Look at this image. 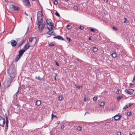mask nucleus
Wrapping results in <instances>:
<instances>
[{"instance_id": "nucleus-22", "label": "nucleus", "mask_w": 135, "mask_h": 135, "mask_svg": "<svg viewBox=\"0 0 135 135\" xmlns=\"http://www.w3.org/2000/svg\"><path fill=\"white\" fill-rule=\"evenodd\" d=\"M105 103L103 102H101L100 104V106L101 107H103L104 106Z\"/></svg>"}, {"instance_id": "nucleus-40", "label": "nucleus", "mask_w": 135, "mask_h": 135, "mask_svg": "<svg viewBox=\"0 0 135 135\" xmlns=\"http://www.w3.org/2000/svg\"><path fill=\"white\" fill-rule=\"evenodd\" d=\"M53 117H55L56 118H57V116L56 115H54L53 114H52V118H52Z\"/></svg>"}, {"instance_id": "nucleus-8", "label": "nucleus", "mask_w": 135, "mask_h": 135, "mask_svg": "<svg viewBox=\"0 0 135 135\" xmlns=\"http://www.w3.org/2000/svg\"><path fill=\"white\" fill-rule=\"evenodd\" d=\"M5 123V119L0 116V125L3 127Z\"/></svg>"}, {"instance_id": "nucleus-41", "label": "nucleus", "mask_w": 135, "mask_h": 135, "mask_svg": "<svg viewBox=\"0 0 135 135\" xmlns=\"http://www.w3.org/2000/svg\"><path fill=\"white\" fill-rule=\"evenodd\" d=\"M133 104L132 103H129L127 105H128V107H129L131 106Z\"/></svg>"}, {"instance_id": "nucleus-48", "label": "nucleus", "mask_w": 135, "mask_h": 135, "mask_svg": "<svg viewBox=\"0 0 135 135\" xmlns=\"http://www.w3.org/2000/svg\"><path fill=\"white\" fill-rule=\"evenodd\" d=\"M55 63H56V65H57L58 66H59V64L57 62H55Z\"/></svg>"}, {"instance_id": "nucleus-58", "label": "nucleus", "mask_w": 135, "mask_h": 135, "mask_svg": "<svg viewBox=\"0 0 135 135\" xmlns=\"http://www.w3.org/2000/svg\"><path fill=\"white\" fill-rule=\"evenodd\" d=\"M133 85V84H131H131H130V85Z\"/></svg>"}, {"instance_id": "nucleus-33", "label": "nucleus", "mask_w": 135, "mask_h": 135, "mask_svg": "<svg viewBox=\"0 0 135 135\" xmlns=\"http://www.w3.org/2000/svg\"><path fill=\"white\" fill-rule=\"evenodd\" d=\"M58 3V1L57 0H55L54 2V3L56 5Z\"/></svg>"}, {"instance_id": "nucleus-12", "label": "nucleus", "mask_w": 135, "mask_h": 135, "mask_svg": "<svg viewBox=\"0 0 135 135\" xmlns=\"http://www.w3.org/2000/svg\"><path fill=\"white\" fill-rule=\"evenodd\" d=\"M11 43L12 46L14 47H15L16 46L17 44V42L14 40H12L11 41Z\"/></svg>"}, {"instance_id": "nucleus-23", "label": "nucleus", "mask_w": 135, "mask_h": 135, "mask_svg": "<svg viewBox=\"0 0 135 135\" xmlns=\"http://www.w3.org/2000/svg\"><path fill=\"white\" fill-rule=\"evenodd\" d=\"M54 27V26L53 25V26H51V27H50V28L48 27L47 28L50 31L51 30H52V29H53V28Z\"/></svg>"}, {"instance_id": "nucleus-35", "label": "nucleus", "mask_w": 135, "mask_h": 135, "mask_svg": "<svg viewBox=\"0 0 135 135\" xmlns=\"http://www.w3.org/2000/svg\"><path fill=\"white\" fill-rule=\"evenodd\" d=\"M131 112H129L127 113V115L129 116H130L131 115Z\"/></svg>"}, {"instance_id": "nucleus-37", "label": "nucleus", "mask_w": 135, "mask_h": 135, "mask_svg": "<svg viewBox=\"0 0 135 135\" xmlns=\"http://www.w3.org/2000/svg\"><path fill=\"white\" fill-rule=\"evenodd\" d=\"M79 28L80 29H81V30H83V29H84V27H83L82 26H79Z\"/></svg>"}, {"instance_id": "nucleus-60", "label": "nucleus", "mask_w": 135, "mask_h": 135, "mask_svg": "<svg viewBox=\"0 0 135 135\" xmlns=\"http://www.w3.org/2000/svg\"><path fill=\"white\" fill-rule=\"evenodd\" d=\"M129 135H133L132 134H131V133H130Z\"/></svg>"}, {"instance_id": "nucleus-29", "label": "nucleus", "mask_w": 135, "mask_h": 135, "mask_svg": "<svg viewBox=\"0 0 135 135\" xmlns=\"http://www.w3.org/2000/svg\"><path fill=\"white\" fill-rule=\"evenodd\" d=\"M124 23H127L128 22L127 21V19L126 18H124Z\"/></svg>"}, {"instance_id": "nucleus-44", "label": "nucleus", "mask_w": 135, "mask_h": 135, "mask_svg": "<svg viewBox=\"0 0 135 135\" xmlns=\"http://www.w3.org/2000/svg\"><path fill=\"white\" fill-rule=\"evenodd\" d=\"M60 123V121H57L56 122V124H59Z\"/></svg>"}, {"instance_id": "nucleus-6", "label": "nucleus", "mask_w": 135, "mask_h": 135, "mask_svg": "<svg viewBox=\"0 0 135 135\" xmlns=\"http://www.w3.org/2000/svg\"><path fill=\"white\" fill-rule=\"evenodd\" d=\"M36 42V38L35 37L33 38L32 40L30 41V46L32 47L34 46Z\"/></svg>"}, {"instance_id": "nucleus-19", "label": "nucleus", "mask_w": 135, "mask_h": 135, "mask_svg": "<svg viewBox=\"0 0 135 135\" xmlns=\"http://www.w3.org/2000/svg\"><path fill=\"white\" fill-rule=\"evenodd\" d=\"M41 103L40 100H37L36 102V104L37 106H39L41 104Z\"/></svg>"}, {"instance_id": "nucleus-16", "label": "nucleus", "mask_w": 135, "mask_h": 135, "mask_svg": "<svg viewBox=\"0 0 135 135\" xmlns=\"http://www.w3.org/2000/svg\"><path fill=\"white\" fill-rule=\"evenodd\" d=\"M47 33L49 35H54L55 36V33L53 31H48L47 32Z\"/></svg>"}, {"instance_id": "nucleus-54", "label": "nucleus", "mask_w": 135, "mask_h": 135, "mask_svg": "<svg viewBox=\"0 0 135 135\" xmlns=\"http://www.w3.org/2000/svg\"><path fill=\"white\" fill-rule=\"evenodd\" d=\"M19 91V88H18V91H17V92L16 93V94H17L18 93Z\"/></svg>"}, {"instance_id": "nucleus-20", "label": "nucleus", "mask_w": 135, "mask_h": 135, "mask_svg": "<svg viewBox=\"0 0 135 135\" xmlns=\"http://www.w3.org/2000/svg\"><path fill=\"white\" fill-rule=\"evenodd\" d=\"M98 50V49L96 47H93V51L94 52H97Z\"/></svg>"}, {"instance_id": "nucleus-1", "label": "nucleus", "mask_w": 135, "mask_h": 135, "mask_svg": "<svg viewBox=\"0 0 135 135\" xmlns=\"http://www.w3.org/2000/svg\"><path fill=\"white\" fill-rule=\"evenodd\" d=\"M8 73L10 77L14 79L16 76V71L15 68L10 66L8 70Z\"/></svg>"}, {"instance_id": "nucleus-38", "label": "nucleus", "mask_w": 135, "mask_h": 135, "mask_svg": "<svg viewBox=\"0 0 135 135\" xmlns=\"http://www.w3.org/2000/svg\"><path fill=\"white\" fill-rule=\"evenodd\" d=\"M113 29L114 31H117V28L114 26H113Z\"/></svg>"}, {"instance_id": "nucleus-28", "label": "nucleus", "mask_w": 135, "mask_h": 135, "mask_svg": "<svg viewBox=\"0 0 135 135\" xmlns=\"http://www.w3.org/2000/svg\"><path fill=\"white\" fill-rule=\"evenodd\" d=\"M97 99V97H94L93 98V100L94 101H96Z\"/></svg>"}, {"instance_id": "nucleus-31", "label": "nucleus", "mask_w": 135, "mask_h": 135, "mask_svg": "<svg viewBox=\"0 0 135 135\" xmlns=\"http://www.w3.org/2000/svg\"><path fill=\"white\" fill-rule=\"evenodd\" d=\"M73 8L75 10H77L78 9V7L76 6H75L73 7Z\"/></svg>"}, {"instance_id": "nucleus-42", "label": "nucleus", "mask_w": 135, "mask_h": 135, "mask_svg": "<svg viewBox=\"0 0 135 135\" xmlns=\"http://www.w3.org/2000/svg\"><path fill=\"white\" fill-rule=\"evenodd\" d=\"M117 135H121V133L120 132H118L117 133Z\"/></svg>"}, {"instance_id": "nucleus-36", "label": "nucleus", "mask_w": 135, "mask_h": 135, "mask_svg": "<svg viewBox=\"0 0 135 135\" xmlns=\"http://www.w3.org/2000/svg\"><path fill=\"white\" fill-rule=\"evenodd\" d=\"M59 100L60 101L62 100V97H61L59 96Z\"/></svg>"}, {"instance_id": "nucleus-13", "label": "nucleus", "mask_w": 135, "mask_h": 135, "mask_svg": "<svg viewBox=\"0 0 135 135\" xmlns=\"http://www.w3.org/2000/svg\"><path fill=\"white\" fill-rule=\"evenodd\" d=\"M46 21L48 25H50V26H53V24L51 22V21L50 19L47 20Z\"/></svg>"}, {"instance_id": "nucleus-4", "label": "nucleus", "mask_w": 135, "mask_h": 135, "mask_svg": "<svg viewBox=\"0 0 135 135\" xmlns=\"http://www.w3.org/2000/svg\"><path fill=\"white\" fill-rule=\"evenodd\" d=\"M25 49L20 50L19 51V54L17 55L15 58V61H18L20 58L22 56L23 53L25 52Z\"/></svg>"}, {"instance_id": "nucleus-56", "label": "nucleus", "mask_w": 135, "mask_h": 135, "mask_svg": "<svg viewBox=\"0 0 135 135\" xmlns=\"http://www.w3.org/2000/svg\"><path fill=\"white\" fill-rule=\"evenodd\" d=\"M89 40H91V39L90 37H89Z\"/></svg>"}, {"instance_id": "nucleus-18", "label": "nucleus", "mask_w": 135, "mask_h": 135, "mask_svg": "<svg viewBox=\"0 0 135 135\" xmlns=\"http://www.w3.org/2000/svg\"><path fill=\"white\" fill-rule=\"evenodd\" d=\"M111 56L113 58H115L117 56V55L115 53H113L111 54Z\"/></svg>"}, {"instance_id": "nucleus-21", "label": "nucleus", "mask_w": 135, "mask_h": 135, "mask_svg": "<svg viewBox=\"0 0 135 135\" xmlns=\"http://www.w3.org/2000/svg\"><path fill=\"white\" fill-rule=\"evenodd\" d=\"M23 42V41L21 42L20 41L17 44V46L18 47H20V46L21 45Z\"/></svg>"}, {"instance_id": "nucleus-53", "label": "nucleus", "mask_w": 135, "mask_h": 135, "mask_svg": "<svg viewBox=\"0 0 135 135\" xmlns=\"http://www.w3.org/2000/svg\"><path fill=\"white\" fill-rule=\"evenodd\" d=\"M92 124L93 125H94V124H96L97 125H98V123H92Z\"/></svg>"}, {"instance_id": "nucleus-30", "label": "nucleus", "mask_w": 135, "mask_h": 135, "mask_svg": "<svg viewBox=\"0 0 135 135\" xmlns=\"http://www.w3.org/2000/svg\"><path fill=\"white\" fill-rule=\"evenodd\" d=\"M66 39L67 40L69 41V42H70L71 41V39L69 37H66Z\"/></svg>"}, {"instance_id": "nucleus-14", "label": "nucleus", "mask_w": 135, "mask_h": 135, "mask_svg": "<svg viewBox=\"0 0 135 135\" xmlns=\"http://www.w3.org/2000/svg\"><path fill=\"white\" fill-rule=\"evenodd\" d=\"M114 119L116 121H117L119 120L121 118L120 115H119V114L118 115H116L114 116Z\"/></svg>"}, {"instance_id": "nucleus-34", "label": "nucleus", "mask_w": 135, "mask_h": 135, "mask_svg": "<svg viewBox=\"0 0 135 135\" xmlns=\"http://www.w3.org/2000/svg\"><path fill=\"white\" fill-rule=\"evenodd\" d=\"M49 45L50 46H54V44L53 43L51 42L49 44Z\"/></svg>"}, {"instance_id": "nucleus-46", "label": "nucleus", "mask_w": 135, "mask_h": 135, "mask_svg": "<svg viewBox=\"0 0 135 135\" xmlns=\"http://www.w3.org/2000/svg\"><path fill=\"white\" fill-rule=\"evenodd\" d=\"M128 107V105H127L126 106H125L123 108V109H126V108H127Z\"/></svg>"}, {"instance_id": "nucleus-47", "label": "nucleus", "mask_w": 135, "mask_h": 135, "mask_svg": "<svg viewBox=\"0 0 135 135\" xmlns=\"http://www.w3.org/2000/svg\"><path fill=\"white\" fill-rule=\"evenodd\" d=\"M119 90H118L116 92V93L117 94H119Z\"/></svg>"}, {"instance_id": "nucleus-25", "label": "nucleus", "mask_w": 135, "mask_h": 135, "mask_svg": "<svg viewBox=\"0 0 135 135\" xmlns=\"http://www.w3.org/2000/svg\"><path fill=\"white\" fill-rule=\"evenodd\" d=\"M76 129L79 131H81V127L80 126H78L77 127Z\"/></svg>"}, {"instance_id": "nucleus-32", "label": "nucleus", "mask_w": 135, "mask_h": 135, "mask_svg": "<svg viewBox=\"0 0 135 135\" xmlns=\"http://www.w3.org/2000/svg\"><path fill=\"white\" fill-rule=\"evenodd\" d=\"M35 79H38V80H42V79L41 78H40L39 77L38 78L37 77H36L35 78Z\"/></svg>"}, {"instance_id": "nucleus-59", "label": "nucleus", "mask_w": 135, "mask_h": 135, "mask_svg": "<svg viewBox=\"0 0 135 135\" xmlns=\"http://www.w3.org/2000/svg\"><path fill=\"white\" fill-rule=\"evenodd\" d=\"M28 29H29V27H28V28H27V30H28Z\"/></svg>"}, {"instance_id": "nucleus-10", "label": "nucleus", "mask_w": 135, "mask_h": 135, "mask_svg": "<svg viewBox=\"0 0 135 135\" xmlns=\"http://www.w3.org/2000/svg\"><path fill=\"white\" fill-rule=\"evenodd\" d=\"M5 117L6 121V131H7L8 128V117L6 114L5 115Z\"/></svg>"}, {"instance_id": "nucleus-49", "label": "nucleus", "mask_w": 135, "mask_h": 135, "mask_svg": "<svg viewBox=\"0 0 135 135\" xmlns=\"http://www.w3.org/2000/svg\"><path fill=\"white\" fill-rule=\"evenodd\" d=\"M64 126L63 125L61 126V129H63L64 128Z\"/></svg>"}, {"instance_id": "nucleus-55", "label": "nucleus", "mask_w": 135, "mask_h": 135, "mask_svg": "<svg viewBox=\"0 0 135 135\" xmlns=\"http://www.w3.org/2000/svg\"><path fill=\"white\" fill-rule=\"evenodd\" d=\"M104 2H107L108 1V0H104Z\"/></svg>"}, {"instance_id": "nucleus-3", "label": "nucleus", "mask_w": 135, "mask_h": 135, "mask_svg": "<svg viewBox=\"0 0 135 135\" xmlns=\"http://www.w3.org/2000/svg\"><path fill=\"white\" fill-rule=\"evenodd\" d=\"M13 79L11 78H8L6 81H5L3 83L5 88L8 87L10 86Z\"/></svg>"}, {"instance_id": "nucleus-57", "label": "nucleus", "mask_w": 135, "mask_h": 135, "mask_svg": "<svg viewBox=\"0 0 135 135\" xmlns=\"http://www.w3.org/2000/svg\"><path fill=\"white\" fill-rule=\"evenodd\" d=\"M69 1V0H65V1H66V2H67V1Z\"/></svg>"}, {"instance_id": "nucleus-27", "label": "nucleus", "mask_w": 135, "mask_h": 135, "mask_svg": "<svg viewBox=\"0 0 135 135\" xmlns=\"http://www.w3.org/2000/svg\"><path fill=\"white\" fill-rule=\"evenodd\" d=\"M122 98V97H120L119 96L117 97V99L118 101H119L120 100V99H121Z\"/></svg>"}, {"instance_id": "nucleus-17", "label": "nucleus", "mask_w": 135, "mask_h": 135, "mask_svg": "<svg viewBox=\"0 0 135 135\" xmlns=\"http://www.w3.org/2000/svg\"><path fill=\"white\" fill-rule=\"evenodd\" d=\"M53 38H57L59 40H64V39L62 38V37L59 36H57L55 37H54Z\"/></svg>"}, {"instance_id": "nucleus-2", "label": "nucleus", "mask_w": 135, "mask_h": 135, "mask_svg": "<svg viewBox=\"0 0 135 135\" xmlns=\"http://www.w3.org/2000/svg\"><path fill=\"white\" fill-rule=\"evenodd\" d=\"M37 18L38 22L40 23H42L43 15L41 11L38 12L37 15Z\"/></svg>"}, {"instance_id": "nucleus-51", "label": "nucleus", "mask_w": 135, "mask_h": 135, "mask_svg": "<svg viewBox=\"0 0 135 135\" xmlns=\"http://www.w3.org/2000/svg\"><path fill=\"white\" fill-rule=\"evenodd\" d=\"M5 0L6 2H8L10 1L11 0Z\"/></svg>"}, {"instance_id": "nucleus-11", "label": "nucleus", "mask_w": 135, "mask_h": 135, "mask_svg": "<svg viewBox=\"0 0 135 135\" xmlns=\"http://www.w3.org/2000/svg\"><path fill=\"white\" fill-rule=\"evenodd\" d=\"M30 46V45L29 43L28 42L23 47L24 49H25V50H27L29 48Z\"/></svg>"}, {"instance_id": "nucleus-5", "label": "nucleus", "mask_w": 135, "mask_h": 135, "mask_svg": "<svg viewBox=\"0 0 135 135\" xmlns=\"http://www.w3.org/2000/svg\"><path fill=\"white\" fill-rule=\"evenodd\" d=\"M125 91L127 93L132 95L134 96L135 95V91L132 89H126L125 90Z\"/></svg>"}, {"instance_id": "nucleus-50", "label": "nucleus", "mask_w": 135, "mask_h": 135, "mask_svg": "<svg viewBox=\"0 0 135 135\" xmlns=\"http://www.w3.org/2000/svg\"><path fill=\"white\" fill-rule=\"evenodd\" d=\"M67 26L68 27H69V28L70 29L71 28L70 25H67Z\"/></svg>"}, {"instance_id": "nucleus-15", "label": "nucleus", "mask_w": 135, "mask_h": 135, "mask_svg": "<svg viewBox=\"0 0 135 135\" xmlns=\"http://www.w3.org/2000/svg\"><path fill=\"white\" fill-rule=\"evenodd\" d=\"M23 1L26 5L28 6L30 5V3L29 0H23Z\"/></svg>"}, {"instance_id": "nucleus-26", "label": "nucleus", "mask_w": 135, "mask_h": 135, "mask_svg": "<svg viewBox=\"0 0 135 135\" xmlns=\"http://www.w3.org/2000/svg\"><path fill=\"white\" fill-rule=\"evenodd\" d=\"M55 14L56 16L58 17H60V16L59 13L57 12H56L55 13Z\"/></svg>"}, {"instance_id": "nucleus-24", "label": "nucleus", "mask_w": 135, "mask_h": 135, "mask_svg": "<svg viewBox=\"0 0 135 135\" xmlns=\"http://www.w3.org/2000/svg\"><path fill=\"white\" fill-rule=\"evenodd\" d=\"M84 100L85 102L87 101L88 100V98L86 96H85L84 97Z\"/></svg>"}, {"instance_id": "nucleus-52", "label": "nucleus", "mask_w": 135, "mask_h": 135, "mask_svg": "<svg viewBox=\"0 0 135 135\" xmlns=\"http://www.w3.org/2000/svg\"><path fill=\"white\" fill-rule=\"evenodd\" d=\"M134 80H135V76H133V79L132 80V82H133L134 81Z\"/></svg>"}, {"instance_id": "nucleus-45", "label": "nucleus", "mask_w": 135, "mask_h": 135, "mask_svg": "<svg viewBox=\"0 0 135 135\" xmlns=\"http://www.w3.org/2000/svg\"><path fill=\"white\" fill-rule=\"evenodd\" d=\"M81 86H78V85H76V87L78 88H79V89L80 87H81Z\"/></svg>"}, {"instance_id": "nucleus-7", "label": "nucleus", "mask_w": 135, "mask_h": 135, "mask_svg": "<svg viewBox=\"0 0 135 135\" xmlns=\"http://www.w3.org/2000/svg\"><path fill=\"white\" fill-rule=\"evenodd\" d=\"M42 24V23H40L38 22V23H37V24L38 25V27L39 31L41 32L42 31L44 27V26Z\"/></svg>"}, {"instance_id": "nucleus-9", "label": "nucleus", "mask_w": 135, "mask_h": 135, "mask_svg": "<svg viewBox=\"0 0 135 135\" xmlns=\"http://www.w3.org/2000/svg\"><path fill=\"white\" fill-rule=\"evenodd\" d=\"M10 7L12 11H15L17 10V11H18L17 7L13 5H10Z\"/></svg>"}, {"instance_id": "nucleus-39", "label": "nucleus", "mask_w": 135, "mask_h": 135, "mask_svg": "<svg viewBox=\"0 0 135 135\" xmlns=\"http://www.w3.org/2000/svg\"><path fill=\"white\" fill-rule=\"evenodd\" d=\"M90 30L91 31L93 32H95L94 29L93 28H91Z\"/></svg>"}, {"instance_id": "nucleus-43", "label": "nucleus", "mask_w": 135, "mask_h": 135, "mask_svg": "<svg viewBox=\"0 0 135 135\" xmlns=\"http://www.w3.org/2000/svg\"><path fill=\"white\" fill-rule=\"evenodd\" d=\"M56 74H55V75L54 76V78L55 79V80H56Z\"/></svg>"}]
</instances>
